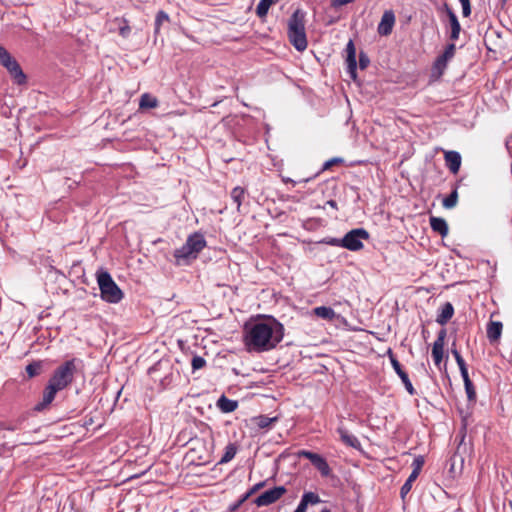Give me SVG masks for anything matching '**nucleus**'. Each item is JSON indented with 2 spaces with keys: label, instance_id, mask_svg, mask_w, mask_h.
I'll return each mask as SVG.
<instances>
[{
  "label": "nucleus",
  "instance_id": "obj_9",
  "mask_svg": "<svg viewBox=\"0 0 512 512\" xmlns=\"http://www.w3.org/2000/svg\"><path fill=\"white\" fill-rule=\"evenodd\" d=\"M287 489L284 486H276L260 494L254 503L258 507L268 506L278 501L285 493Z\"/></svg>",
  "mask_w": 512,
  "mask_h": 512
},
{
  "label": "nucleus",
  "instance_id": "obj_12",
  "mask_svg": "<svg viewBox=\"0 0 512 512\" xmlns=\"http://www.w3.org/2000/svg\"><path fill=\"white\" fill-rule=\"evenodd\" d=\"M396 17L393 10H385L378 24L377 32L380 36H388L392 33Z\"/></svg>",
  "mask_w": 512,
  "mask_h": 512
},
{
  "label": "nucleus",
  "instance_id": "obj_11",
  "mask_svg": "<svg viewBox=\"0 0 512 512\" xmlns=\"http://www.w3.org/2000/svg\"><path fill=\"white\" fill-rule=\"evenodd\" d=\"M59 391L60 390L58 388H56L54 385H52L51 383L48 382V384L46 385V387L43 390V395H42L41 401L38 402L34 406V411L42 412V411L48 409L50 404L55 399L57 392H59Z\"/></svg>",
  "mask_w": 512,
  "mask_h": 512
},
{
  "label": "nucleus",
  "instance_id": "obj_51",
  "mask_svg": "<svg viewBox=\"0 0 512 512\" xmlns=\"http://www.w3.org/2000/svg\"><path fill=\"white\" fill-rule=\"evenodd\" d=\"M326 204L328 206H330L331 208L335 209V210H338V205H337V202L335 200H328L326 202Z\"/></svg>",
  "mask_w": 512,
  "mask_h": 512
},
{
  "label": "nucleus",
  "instance_id": "obj_30",
  "mask_svg": "<svg viewBox=\"0 0 512 512\" xmlns=\"http://www.w3.org/2000/svg\"><path fill=\"white\" fill-rule=\"evenodd\" d=\"M42 368H43L42 361H33V362L29 363L25 368L28 378H33V377L38 376L41 373Z\"/></svg>",
  "mask_w": 512,
  "mask_h": 512
},
{
  "label": "nucleus",
  "instance_id": "obj_52",
  "mask_svg": "<svg viewBox=\"0 0 512 512\" xmlns=\"http://www.w3.org/2000/svg\"><path fill=\"white\" fill-rule=\"evenodd\" d=\"M12 59H13L12 55H11V54H9V55L6 57V59H4V61L1 63V65H2V66H4V67H6V65H7L8 63H10V61H12Z\"/></svg>",
  "mask_w": 512,
  "mask_h": 512
},
{
  "label": "nucleus",
  "instance_id": "obj_10",
  "mask_svg": "<svg viewBox=\"0 0 512 512\" xmlns=\"http://www.w3.org/2000/svg\"><path fill=\"white\" fill-rule=\"evenodd\" d=\"M388 355H389L391 365H392L394 371L396 372V374L400 377L402 383L405 386L406 391L410 395H415L416 390L414 389V387L409 379L408 374L406 373V371H404L400 362L397 360V358L395 357V355L393 354L391 349L388 350Z\"/></svg>",
  "mask_w": 512,
  "mask_h": 512
},
{
  "label": "nucleus",
  "instance_id": "obj_31",
  "mask_svg": "<svg viewBox=\"0 0 512 512\" xmlns=\"http://www.w3.org/2000/svg\"><path fill=\"white\" fill-rule=\"evenodd\" d=\"M244 196H245V190H244V188H242L240 186L233 188L231 191V198H232L233 202L236 204L238 210L242 204Z\"/></svg>",
  "mask_w": 512,
  "mask_h": 512
},
{
  "label": "nucleus",
  "instance_id": "obj_13",
  "mask_svg": "<svg viewBox=\"0 0 512 512\" xmlns=\"http://www.w3.org/2000/svg\"><path fill=\"white\" fill-rule=\"evenodd\" d=\"M346 64L347 73L353 80L357 78V60H356V48L353 40H349L346 45Z\"/></svg>",
  "mask_w": 512,
  "mask_h": 512
},
{
  "label": "nucleus",
  "instance_id": "obj_6",
  "mask_svg": "<svg viewBox=\"0 0 512 512\" xmlns=\"http://www.w3.org/2000/svg\"><path fill=\"white\" fill-rule=\"evenodd\" d=\"M369 233L364 228L352 229L341 238V247L350 251H359L363 248L362 240H367Z\"/></svg>",
  "mask_w": 512,
  "mask_h": 512
},
{
  "label": "nucleus",
  "instance_id": "obj_42",
  "mask_svg": "<svg viewBox=\"0 0 512 512\" xmlns=\"http://www.w3.org/2000/svg\"><path fill=\"white\" fill-rule=\"evenodd\" d=\"M318 175H319V173H316V174H315V175H313L312 177L304 178V179H301V180H299V181H295V180H293V179H291V178H289V177H283V178H282V181H283L284 183H290V184H292L293 186H295L297 183H307V182H309V181L313 180L314 178H316Z\"/></svg>",
  "mask_w": 512,
  "mask_h": 512
},
{
  "label": "nucleus",
  "instance_id": "obj_33",
  "mask_svg": "<svg viewBox=\"0 0 512 512\" xmlns=\"http://www.w3.org/2000/svg\"><path fill=\"white\" fill-rule=\"evenodd\" d=\"M444 354V346H440L438 344H433L432 346V357L435 365H439L443 359Z\"/></svg>",
  "mask_w": 512,
  "mask_h": 512
},
{
  "label": "nucleus",
  "instance_id": "obj_43",
  "mask_svg": "<svg viewBox=\"0 0 512 512\" xmlns=\"http://www.w3.org/2000/svg\"><path fill=\"white\" fill-rule=\"evenodd\" d=\"M462 5V14L464 17H469L471 15V4L470 0H459Z\"/></svg>",
  "mask_w": 512,
  "mask_h": 512
},
{
  "label": "nucleus",
  "instance_id": "obj_26",
  "mask_svg": "<svg viewBox=\"0 0 512 512\" xmlns=\"http://www.w3.org/2000/svg\"><path fill=\"white\" fill-rule=\"evenodd\" d=\"M158 100L156 97L150 95L149 93H144L140 97L139 101V107L141 109H149V108H156L158 106Z\"/></svg>",
  "mask_w": 512,
  "mask_h": 512
},
{
  "label": "nucleus",
  "instance_id": "obj_2",
  "mask_svg": "<svg viewBox=\"0 0 512 512\" xmlns=\"http://www.w3.org/2000/svg\"><path fill=\"white\" fill-rule=\"evenodd\" d=\"M205 237L200 232L190 234L186 242L173 253L177 265L189 264L197 259L199 253L206 247Z\"/></svg>",
  "mask_w": 512,
  "mask_h": 512
},
{
  "label": "nucleus",
  "instance_id": "obj_1",
  "mask_svg": "<svg viewBox=\"0 0 512 512\" xmlns=\"http://www.w3.org/2000/svg\"><path fill=\"white\" fill-rule=\"evenodd\" d=\"M284 326L272 316L265 320L246 323L243 343L248 352L262 353L273 350L283 340Z\"/></svg>",
  "mask_w": 512,
  "mask_h": 512
},
{
  "label": "nucleus",
  "instance_id": "obj_36",
  "mask_svg": "<svg viewBox=\"0 0 512 512\" xmlns=\"http://www.w3.org/2000/svg\"><path fill=\"white\" fill-rule=\"evenodd\" d=\"M302 499L307 502V505H315L321 502L319 495L315 492H305Z\"/></svg>",
  "mask_w": 512,
  "mask_h": 512
},
{
  "label": "nucleus",
  "instance_id": "obj_29",
  "mask_svg": "<svg viewBox=\"0 0 512 512\" xmlns=\"http://www.w3.org/2000/svg\"><path fill=\"white\" fill-rule=\"evenodd\" d=\"M278 0H260L256 7V14L258 17L263 18L267 15L271 5L275 4Z\"/></svg>",
  "mask_w": 512,
  "mask_h": 512
},
{
  "label": "nucleus",
  "instance_id": "obj_50",
  "mask_svg": "<svg viewBox=\"0 0 512 512\" xmlns=\"http://www.w3.org/2000/svg\"><path fill=\"white\" fill-rule=\"evenodd\" d=\"M9 54L8 50L0 45V63H2Z\"/></svg>",
  "mask_w": 512,
  "mask_h": 512
},
{
  "label": "nucleus",
  "instance_id": "obj_41",
  "mask_svg": "<svg viewBox=\"0 0 512 512\" xmlns=\"http://www.w3.org/2000/svg\"><path fill=\"white\" fill-rule=\"evenodd\" d=\"M370 64L369 56L364 52L360 51L359 53V67L361 70L366 69Z\"/></svg>",
  "mask_w": 512,
  "mask_h": 512
},
{
  "label": "nucleus",
  "instance_id": "obj_34",
  "mask_svg": "<svg viewBox=\"0 0 512 512\" xmlns=\"http://www.w3.org/2000/svg\"><path fill=\"white\" fill-rule=\"evenodd\" d=\"M22 421L23 420H21V419H17L16 421H13V422L0 421V431H2V430L16 431V430L20 429Z\"/></svg>",
  "mask_w": 512,
  "mask_h": 512
},
{
  "label": "nucleus",
  "instance_id": "obj_37",
  "mask_svg": "<svg viewBox=\"0 0 512 512\" xmlns=\"http://www.w3.org/2000/svg\"><path fill=\"white\" fill-rule=\"evenodd\" d=\"M343 162H344L343 158L333 157V158L327 160L326 162H324L321 170L318 173L320 174L323 171L331 169L334 165H339V164H342Z\"/></svg>",
  "mask_w": 512,
  "mask_h": 512
},
{
  "label": "nucleus",
  "instance_id": "obj_40",
  "mask_svg": "<svg viewBox=\"0 0 512 512\" xmlns=\"http://www.w3.org/2000/svg\"><path fill=\"white\" fill-rule=\"evenodd\" d=\"M191 365H192L193 371L199 370L206 365V360L201 356L195 355L192 358Z\"/></svg>",
  "mask_w": 512,
  "mask_h": 512
},
{
  "label": "nucleus",
  "instance_id": "obj_39",
  "mask_svg": "<svg viewBox=\"0 0 512 512\" xmlns=\"http://www.w3.org/2000/svg\"><path fill=\"white\" fill-rule=\"evenodd\" d=\"M451 353L452 355L454 356L455 360H456V363L458 365V367H461V365H466V362L465 360L463 359L462 355L460 354V352L457 350L456 348V343L455 341L452 343V346H451Z\"/></svg>",
  "mask_w": 512,
  "mask_h": 512
},
{
  "label": "nucleus",
  "instance_id": "obj_48",
  "mask_svg": "<svg viewBox=\"0 0 512 512\" xmlns=\"http://www.w3.org/2000/svg\"><path fill=\"white\" fill-rule=\"evenodd\" d=\"M308 508L307 502H305L302 498L297 506V508L294 510V512H306Z\"/></svg>",
  "mask_w": 512,
  "mask_h": 512
},
{
  "label": "nucleus",
  "instance_id": "obj_3",
  "mask_svg": "<svg viewBox=\"0 0 512 512\" xmlns=\"http://www.w3.org/2000/svg\"><path fill=\"white\" fill-rule=\"evenodd\" d=\"M306 13L302 9H296L288 20L287 35L293 47L299 51H304L308 46L305 31Z\"/></svg>",
  "mask_w": 512,
  "mask_h": 512
},
{
  "label": "nucleus",
  "instance_id": "obj_56",
  "mask_svg": "<svg viewBox=\"0 0 512 512\" xmlns=\"http://www.w3.org/2000/svg\"><path fill=\"white\" fill-rule=\"evenodd\" d=\"M479 1H480V2H482V3H485V2H486V0H479Z\"/></svg>",
  "mask_w": 512,
  "mask_h": 512
},
{
  "label": "nucleus",
  "instance_id": "obj_20",
  "mask_svg": "<svg viewBox=\"0 0 512 512\" xmlns=\"http://www.w3.org/2000/svg\"><path fill=\"white\" fill-rule=\"evenodd\" d=\"M454 315V307L450 302H445L439 309L436 322L445 325Z\"/></svg>",
  "mask_w": 512,
  "mask_h": 512
},
{
  "label": "nucleus",
  "instance_id": "obj_15",
  "mask_svg": "<svg viewBox=\"0 0 512 512\" xmlns=\"http://www.w3.org/2000/svg\"><path fill=\"white\" fill-rule=\"evenodd\" d=\"M444 9L446 11V14L449 18L450 27H451V33H450V40L456 41L459 38L460 32H461V25L458 21V18L455 14V12L449 7L447 3L444 4Z\"/></svg>",
  "mask_w": 512,
  "mask_h": 512
},
{
  "label": "nucleus",
  "instance_id": "obj_55",
  "mask_svg": "<svg viewBox=\"0 0 512 512\" xmlns=\"http://www.w3.org/2000/svg\"><path fill=\"white\" fill-rule=\"evenodd\" d=\"M320 512H331L329 508L325 507Z\"/></svg>",
  "mask_w": 512,
  "mask_h": 512
},
{
  "label": "nucleus",
  "instance_id": "obj_14",
  "mask_svg": "<svg viewBox=\"0 0 512 512\" xmlns=\"http://www.w3.org/2000/svg\"><path fill=\"white\" fill-rule=\"evenodd\" d=\"M445 165L449 169V171L453 174H457L460 170L462 157L457 151H446L444 153Z\"/></svg>",
  "mask_w": 512,
  "mask_h": 512
},
{
  "label": "nucleus",
  "instance_id": "obj_24",
  "mask_svg": "<svg viewBox=\"0 0 512 512\" xmlns=\"http://www.w3.org/2000/svg\"><path fill=\"white\" fill-rule=\"evenodd\" d=\"M313 313L317 317L325 319V320H329V321L333 320L336 317V312L331 307H327V306L315 307L313 309Z\"/></svg>",
  "mask_w": 512,
  "mask_h": 512
},
{
  "label": "nucleus",
  "instance_id": "obj_28",
  "mask_svg": "<svg viewBox=\"0 0 512 512\" xmlns=\"http://www.w3.org/2000/svg\"><path fill=\"white\" fill-rule=\"evenodd\" d=\"M277 420H278L277 417H268L266 415H260L253 419L255 425L257 427H259L260 429L269 428Z\"/></svg>",
  "mask_w": 512,
  "mask_h": 512
},
{
  "label": "nucleus",
  "instance_id": "obj_46",
  "mask_svg": "<svg viewBox=\"0 0 512 512\" xmlns=\"http://www.w3.org/2000/svg\"><path fill=\"white\" fill-rule=\"evenodd\" d=\"M459 370H460V374L462 376L463 382L470 381L467 365H461V367H459Z\"/></svg>",
  "mask_w": 512,
  "mask_h": 512
},
{
  "label": "nucleus",
  "instance_id": "obj_45",
  "mask_svg": "<svg viewBox=\"0 0 512 512\" xmlns=\"http://www.w3.org/2000/svg\"><path fill=\"white\" fill-rule=\"evenodd\" d=\"M340 241H341V239H339V238L325 237L322 240V243H325L327 245L334 246V247H341Z\"/></svg>",
  "mask_w": 512,
  "mask_h": 512
},
{
  "label": "nucleus",
  "instance_id": "obj_4",
  "mask_svg": "<svg viewBox=\"0 0 512 512\" xmlns=\"http://www.w3.org/2000/svg\"><path fill=\"white\" fill-rule=\"evenodd\" d=\"M80 364H82V360L77 358L63 362L53 371L48 382L61 391L66 389L73 383L77 367Z\"/></svg>",
  "mask_w": 512,
  "mask_h": 512
},
{
  "label": "nucleus",
  "instance_id": "obj_16",
  "mask_svg": "<svg viewBox=\"0 0 512 512\" xmlns=\"http://www.w3.org/2000/svg\"><path fill=\"white\" fill-rule=\"evenodd\" d=\"M5 68L10 73L16 84L22 85L26 83L27 77L15 58H13Z\"/></svg>",
  "mask_w": 512,
  "mask_h": 512
},
{
  "label": "nucleus",
  "instance_id": "obj_35",
  "mask_svg": "<svg viewBox=\"0 0 512 512\" xmlns=\"http://www.w3.org/2000/svg\"><path fill=\"white\" fill-rule=\"evenodd\" d=\"M266 484V481H261L250 488L239 500V504H243L251 495L255 494Z\"/></svg>",
  "mask_w": 512,
  "mask_h": 512
},
{
  "label": "nucleus",
  "instance_id": "obj_8",
  "mask_svg": "<svg viewBox=\"0 0 512 512\" xmlns=\"http://www.w3.org/2000/svg\"><path fill=\"white\" fill-rule=\"evenodd\" d=\"M297 456L299 458H306L310 460L312 465L320 472L323 477H328L331 474V468L329 467L326 459L320 454L308 451V450H299L297 452Z\"/></svg>",
  "mask_w": 512,
  "mask_h": 512
},
{
  "label": "nucleus",
  "instance_id": "obj_47",
  "mask_svg": "<svg viewBox=\"0 0 512 512\" xmlns=\"http://www.w3.org/2000/svg\"><path fill=\"white\" fill-rule=\"evenodd\" d=\"M189 443L192 445L191 448H190L191 451L196 450L197 446H204L205 445V442L203 440H200V439H191L189 441Z\"/></svg>",
  "mask_w": 512,
  "mask_h": 512
},
{
  "label": "nucleus",
  "instance_id": "obj_54",
  "mask_svg": "<svg viewBox=\"0 0 512 512\" xmlns=\"http://www.w3.org/2000/svg\"><path fill=\"white\" fill-rule=\"evenodd\" d=\"M240 505H241V504H239V501H238V502H237V504H235V505L231 508V510H232V511H235V510H236Z\"/></svg>",
  "mask_w": 512,
  "mask_h": 512
},
{
  "label": "nucleus",
  "instance_id": "obj_32",
  "mask_svg": "<svg viewBox=\"0 0 512 512\" xmlns=\"http://www.w3.org/2000/svg\"><path fill=\"white\" fill-rule=\"evenodd\" d=\"M169 21V16L168 14L163 11V10H160L158 11V13L156 14V17H155V28H154V33L155 34H158L159 33V30H160V27L161 25L164 23V22H168Z\"/></svg>",
  "mask_w": 512,
  "mask_h": 512
},
{
  "label": "nucleus",
  "instance_id": "obj_53",
  "mask_svg": "<svg viewBox=\"0 0 512 512\" xmlns=\"http://www.w3.org/2000/svg\"><path fill=\"white\" fill-rule=\"evenodd\" d=\"M414 464H416V467L419 466V470H420L421 466L423 464V460L421 458H417V459H415Z\"/></svg>",
  "mask_w": 512,
  "mask_h": 512
},
{
  "label": "nucleus",
  "instance_id": "obj_49",
  "mask_svg": "<svg viewBox=\"0 0 512 512\" xmlns=\"http://www.w3.org/2000/svg\"><path fill=\"white\" fill-rule=\"evenodd\" d=\"M130 26L128 24L124 25V26H121L119 28V34L122 36V37H128V35L130 34Z\"/></svg>",
  "mask_w": 512,
  "mask_h": 512
},
{
  "label": "nucleus",
  "instance_id": "obj_44",
  "mask_svg": "<svg viewBox=\"0 0 512 512\" xmlns=\"http://www.w3.org/2000/svg\"><path fill=\"white\" fill-rule=\"evenodd\" d=\"M446 335H447V331L445 328H442L439 332H438V335H437V338L436 340L434 341L433 344H438L440 346H444L445 345V338H446Z\"/></svg>",
  "mask_w": 512,
  "mask_h": 512
},
{
  "label": "nucleus",
  "instance_id": "obj_25",
  "mask_svg": "<svg viewBox=\"0 0 512 512\" xmlns=\"http://www.w3.org/2000/svg\"><path fill=\"white\" fill-rule=\"evenodd\" d=\"M238 451V445L236 443H229L224 450V454L222 455L219 464H225L230 462L236 455Z\"/></svg>",
  "mask_w": 512,
  "mask_h": 512
},
{
  "label": "nucleus",
  "instance_id": "obj_17",
  "mask_svg": "<svg viewBox=\"0 0 512 512\" xmlns=\"http://www.w3.org/2000/svg\"><path fill=\"white\" fill-rule=\"evenodd\" d=\"M503 330V324L500 321H490L487 324L486 335L491 344L499 342Z\"/></svg>",
  "mask_w": 512,
  "mask_h": 512
},
{
  "label": "nucleus",
  "instance_id": "obj_5",
  "mask_svg": "<svg viewBox=\"0 0 512 512\" xmlns=\"http://www.w3.org/2000/svg\"><path fill=\"white\" fill-rule=\"evenodd\" d=\"M96 279L100 289L101 298L112 304L119 303L123 299V292L115 283L110 273L104 269L96 272Z\"/></svg>",
  "mask_w": 512,
  "mask_h": 512
},
{
  "label": "nucleus",
  "instance_id": "obj_27",
  "mask_svg": "<svg viewBox=\"0 0 512 512\" xmlns=\"http://www.w3.org/2000/svg\"><path fill=\"white\" fill-rule=\"evenodd\" d=\"M458 202V185H455L452 192L443 199L442 205L446 209H452L457 205Z\"/></svg>",
  "mask_w": 512,
  "mask_h": 512
},
{
  "label": "nucleus",
  "instance_id": "obj_18",
  "mask_svg": "<svg viewBox=\"0 0 512 512\" xmlns=\"http://www.w3.org/2000/svg\"><path fill=\"white\" fill-rule=\"evenodd\" d=\"M164 366H168V362H167V361H165V362H163V361H159V362H157L155 365H153L151 368H149V370H148V373H149V375L152 377V379H153L154 381L159 380V381H160V383H161V385H162L163 387H165L166 385L170 384V383H171V381H172V375H171V374L166 375V376H165V377H163V378H158V377H157V375H156V374H157L159 371H161V370L164 368Z\"/></svg>",
  "mask_w": 512,
  "mask_h": 512
},
{
  "label": "nucleus",
  "instance_id": "obj_23",
  "mask_svg": "<svg viewBox=\"0 0 512 512\" xmlns=\"http://www.w3.org/2000/svg\"><path fill=\"white\" fill-rule=\"evenodd\" d=\"M419 475V466L415 467L411 474L409 475L408 479L405 481V483L402 485L400 489V495L402 498H404L411 490L412 483L417 479Z\"/></svg>",
  "mask_w": 512,
  "mask_h": 512
},
{
  "label": "nucleus",
  "instance_id": "obj_38",
  "mask_svg": "<svg viewBox=\"0 0 512 512\" xmlns=\"http://www.w3.org/2000/svg\"><path fill=\"white\" fill-rule=\"evenodd\" d=\"M464 387H465V392L467 394V398L469 401L471 402H475L476 401V391H475V387L472 383V381H466L464 382Z\"/></svg>",
  "mask_w": 512,
  "mask_h": 512
},
{
  "label": "nucleus",
  "instance_id": "obj_7",
  "mask_svg": "<svg viewBox=\"0 0 512 512\" xmlns=\"http://www.w3.org/2000/svg\"><path fill=\"white\" fill-rule=\"evenodd\" d=\"M456 45L454 43H450L445 47V50L442 54H440L434 61L432 67V76L435 78H440L449 63L455 56Z\"/></svg>",
  "mask_w": 512,
  "mask_h": 512
},
{
  "label": "nucleus",
  "instance_id": "obj_19",
  "mask_svg": "<svg viewBox=\"0 0 512 512\" xmlns=\"http://www.w3.org/2000/svg\"><path fill=\"white\" fill-rule=\"evenodd\" d=\"M337 432L340 436L341 441L345 445L355 448V449H358L361 447V443L358 440V438L355 435L349 433V431L347 429H345L344 427H339L337 429Z\"/></svg>",
  "mask_w": 512,
  "mask_h": 512
},
{
  "label": "nucleus",
  "instance_id": "obj_21",
  "mask_svg": "<svg viewBox=\"0 0 512 512\" xmlns=\"http://www.w3.org/2000/svg\"><path fill=\"white\" fill-rule=\"evenodd\" d=\"M430 226L434 232H437L442 237H445L448 235L449 228L446 220L441 217H430Z\"/></svg>",
  "mask_w": 512,
  "mask_h": 512
},
{
  "label": "nucleus",
  "instance_id": "obj_22",
  "mask_svg": "<svg viewBox=\"0 0 512 512\" xmlns=\"http://www.w3.org/2000/svg\"><path fill=\"white\" fill-rule=\"evenodd\" d=\"M216 406L223 413H231L237 409L238 402L236 400L227 398L225 395H222L217 400Z\"/></svg>",
  "mask_w": 512,
  "mask_h": 512
}]
</instances>
